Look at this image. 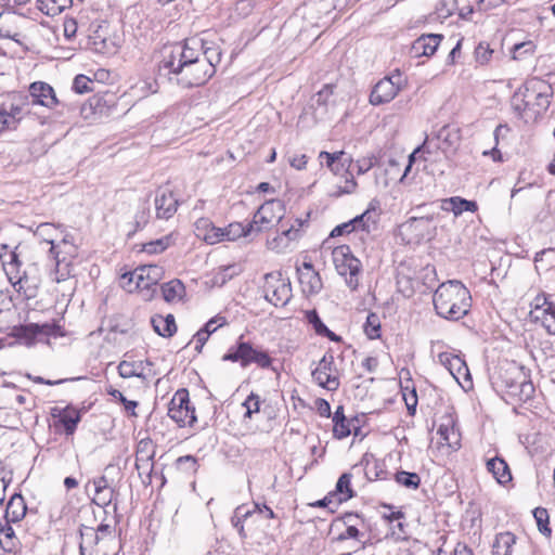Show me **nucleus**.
Segmentation results:
<instances>
[{
  "label": "nucleus",
  "instance_id": "1",
  "mask_svg": "<svg viewBox=\"0 0 555 555\" xmlns=\"http://www.w3.org/2000/svg\"><path fill=\"white\" fill-rule=\"evenodd\" d=\"M199 39L194 37L183 44L165 47L158 64L159 75L184 89L206 83L215 75V67L199 59Z\"/></svg>",
  "mask_w": 555,
  "mask_h": 555
},
{
  "label": "nucleus",
  "instance_id": "2",
  "mask_svg": "<svg viewBox=\"0 0 555 555\" xmlns=\"http://www.w3.org/2000/svg\"><path fill=\"white\" fill-rule=\"evenodd\" d=\"M551 98V85L542 79L532 78L514 93L512 106L525 122H535L548 109Z\"/></svg>",
  "mask_w": 555,
  "mask_h": 555
},
{
  "label": "nucleus",
  "instance_id": "3",
  "mask_svg": "<svg viewBox=\"0 0 555 555\" xmlns=\"http://www.w3.org/2000/svg\"><path fill=\"white\" fill-rule=\"evenodd\" d=\"M433 302L438 315L457 321L468 313L472 296L462 282L450 280L438 286L434 293Z\"/></svg>",
  "mask_w": 555,
  "mask_h": 555
},
{
  "label": "nucleus",
  "instance_id": "4",
  "mask_svg": "<svg viewBox=\"0 0 555 555\" xmlns=\"http://www.w3.org/2000/svg\"><path fill=\"white\" fill-rule=\"evenodd\" d=\"M4 253L0 254L1 263L8 280L14 289L23 294L26 299L37 296V289L40 283L39 276L36 274L38 269L34 263L25 270H21L22 261L20 259L21 253L18 246L13 250H8L7 245H2Z\"/></svg>",
  "mask_w": 555,
  "mask_h": 555
},
{
  "label": "nucleus",
  "instance_id": "5",
  "mask_svg": "<svg viewBox=\"0 0 555 555\" xmlns=\"http://www.w3.org/2000/svg\"><path fill=\"white\" fill-rule=\"evenodd\" d=\"M415 210L418 215L410 217L403 224L404 229L414 233L418 240L434 238L437 234L435 222L442 217L439 204L435 202L421 204L415 207Z\"/></svg>",
  "mask_w": 555,
  "mask_h": 555
},
{
  "label": "nucleus",
  "instance_id": "6",
  "mask_svg": "<svg viewBox=\"0 0 555 555\" xmlns=\"http://www.w3.org/2000/svg\"><path fill=\"white\" fill-rule=\"evenodd\" d=\"M223 361L238 362L242 367H247L250 364H256L261 369H268L272 364V358L269 353L261 349L254 347L249 341L240 336L235 346L229 348L228 352L222 357Z\"/></svg>",
  "mask_w": 555,
  "mask_h": 555
},
{
  "label": "nucleus",
  "instance_id": "7",
  "mask_svg": "<svg viewBox=\"0 0 555 555\" xmlns=\"http://www.w3.org/2000/svg\"><path fill=\"white\" fill-rule=\"evenodd\" d=\"M319 158L321 159V163L325 162L326 166L335 176L345 178V185L338 186L339 190L335 193L336 195L350 194L354 192L357 182L351 170L352 158L350 155L344 151L335 153L323 151L320 153Z\"/></svg>",
  "mask_w": 555,
  "mask_h": 555
},
{
  "label": "nucleus",
  "instance_id": "8",
  "mask_svg": "<svg viewBox=\"0 0 555 555\" xmlns=\"http://www.w3.org/2000/svg\"><path fill=\"white\" fill-rule=\"evenodd\" d=\"M333 263L337 273L345 278L347 286L356 291L362 271L361 261L354 257L348 245H339L332 251Z\"/></svg>",
  "mask_w": 555,
  "mask_h": 555
},
{
  "label": "nucleus",
  "instance_id": "9",
  "mask_svg": "<svg viewBox=\"0 0 555 555\" xmlns=\"http://www.w3.org/2000/svg\"><path fill=\"white\" fill-rule=\"evenodd\" d=\"M262 292L266 300L275 307L286 306L292 298V285L288 279H284L280 271L264 275Z\"/></svg>",
  "mask_w": 555,
  "mask_h": 555
},
{
  "label": "nucleus",
  "instance_id": "10",
  "mask_svg": "<svg viewBox=\"0 0 555 555\" xmlns=\"http://www.w3.org/2000/svg\"><path fill=\"white\" fill-rule=\"evenodd\" d=\"M284 212L285 207L280 199H270L263 203L256 210L250 221L254 224V233L258 234L280 223Z\"/></svg>",
  "mask_w": 555,
  "mask_h": 555
},
{
  "label": "nucleus",
  "instance_id": "11",
  "mask_svg": "<svg viewBox=\"0 0 555 555\" xmlns=\"http://www.w3.org/2000/svg\"><path fill=\"white\" fill-rule=\"evenodd\" d=\"M405 78L397 69L391 75L380 79L370 94L372 105H380L390 102L398 92L405 86Z\"/></svg>",
  "mask_w": 555,
  "mask_h": 555
},
{
  "label": "nucleus",
  "instance_id": "12",
  "mask_svg": "<svg viewBox=\"0 0 555 555\" xmlns=\"http://www.w3.org/2000/svg\"><path fill=\"white\" fill-rule=\"evenodd\" d=\"M168 416L180 427L194 425L196 422L195 409L191 405L186 389L182 388L176 391L169 402Z\"/></svg>",
  "mask_w": 555,
  "mask_h": 555
},
{
  "label": "nucleus",
  "instance_id": "13",
  "mask_svg": "<svg viewBox=\"0 0 555 555\" xmlns=\"http://www.w3.org/2000/svg\"><path fill=\"white\" fill-rule=\"evenodd\" d=\"M49 253L55 260L56 266L55 276L52 278V280L60 283L69 274L67 268L69 267L72 259L76 257V246L69 236H64L55 245L50 246Z\"/></svg>",
  "mask_w": 555,
  "mask_h": 555
},
{
  "label": "nucleus",
  "instance_id": "14",
  "mask_svg": "<svg viewBox=\"0 0 555 555\" xmlns=\"http://www.w3.org/2000/svg\"><path fill=\"white\" fill-rule=\"evenodd\" d=\"M155 456V446L151 439L139 441L135 453V468L139 477L144 485L152 482V473L154 468L153 459Z\"/></svg>",
  "mask_w": 555,
  "mask_h": 555
},
{
  "label": "nucleus",
  "instance_id": "15",
  "mask_svg": "<svg viewBox=\"0 0 555 555\" xmlns=\"http://www.w3.org/2000/svg\"><path fill=\"white\" fill-rule=\"evenodd\" d=\"M336 366L334 356L326 352L318 366L312 371L313 380L321 387L335 391L339 387V378L335 375Z\"/></svg>",
  "mask_w": 555,
  "mask_h": 555
},
{
  "label": "nucleus",
  "instance_id": "16",
  "mask_svg": "<svg viewBox=\"0 0 555 555\" xmlns=\"http://www.w3.org/2000/svg\"><path fill=\"white\" fill-rule=\"evenodd\" d=\"M60 331L61 326L55 323H28L14 327L15 336L25 339L28 345L33 344L37 337H57L61 335Z\"/></svg>",
  "mask_w": 555,
  "mask_h": 555
},
{
  "label": "nucleus",
  "instance_id": "17",
  "mask_svg": "<svg viewBox=\"0 0 555 555\" xmlns=\"http://www.w3.org/2000/svg\"><path fill=\"white\" fill-rule=\"evenodd\" d=\"M525 367L515 362L500 366L493 377L492 385L498 392L504 393L521 379Z\"/></svg>",
  "mask_w": 555,
  "mask_h": 555
},
{
  "label": "nucleus",
  "instance_id": "18",
  "mask_svg": "<svg viewBox=\"0 0 555 555\" xmlns=\"http://www.w3.org/2000/svg\"><path fill=\"white\" fill-rule=\"evenodd\" d=\"M307 221L296 219L295 222L286 230L271 240L267 241V247L275 253H283L288 248L289 243L298 240L302 235V227Z\"/></svg>",
  "mask_w": 555,
  "mask_h": 555
},
{
  "label": "nucleus",
  "instance_id": "19",
  "mask_svg": "<svg viewBox=\"0 0 555 555\" xmlns=\"http://www.w3.org/2000/svg\"><path fill=\"white\" fill-rule=\"evenodd\" d=\"M154 205L156 217L167 220L177 212L179 202L172 191L160 188L156 191Z\"/></svg>",
  "mask_w": 555,
  "mask_h": 555
},
{
  "label": "nucleus",
  "instance_id": "20",
  "mask_svg": "<svg viewBox=\"0 0 555 555\" xmlns=\"http://www.w3.org/2000/svg\"><path fill=\"white\" fill-rule=\"evenodd\" d=\"M297 272L304 293L315 295L321 292L323 283L319 272L314 270L311 262H304L302 266L297 269Z\"/></svg>",
  "mask_w": 555,
  "mask_h": 555
},
{
  "label": "nucleus",
  "instance_id": "21",
  "mask_svg": "<svg viewBox=\"0 0 555 555\" xmlns=\"http://www.w3.org/2000/svg\"><path fill=\"white\" fill-rule=\"evenodd\" d=\"M29 95L31 103L53 108L59 104L53 88L43 81H36L29 86Z\"/></svg>",
  "mask_w": 555,
  "mask_h": 555
},
{
  "label": "nucleus",
  "instance_id": "22",
  "mask_svg": "<svg viewBox=\"0 0 555 555\" xmlns=\"http://www.w3.org/2000/svg\"><path fill=\"white\" fill-rule=\"evenodd\" d=\"M442 39L443 36L439 34H423L413 41L410 52L414 57L431 56Z\"/></svg>",
  "mask_w": 555,
  "mask_h": 555
},
{
  "label": "nucleus",
  "instance_id": "23",
  "mask_svg": "<svg viewBox=\"0 0 555 555\" xmlns=\"http://www.w3.org/2000/svg\"><path fill=\"white\" fill-rule=\"evenodd\" d=\"M534 391L533 383L530 380L529 374L525 371L521 375V379H518L517 384H514V386L503 395L506 397V400L511 399L515 402H527L532 399Z\"/></svg>",
  "mask_w": 555,
  "mask_h": 555
},
{
  "label": "nucleus",
  "instance_id": "24",
  "mask_svg": "<svg viewBox=\"0 0 555 555\" xmlns=\"http://www.w3.org/2000/svg\"><path fill=\"white\" fill-rule=\"evenodd\" d=\"M359 466L363 467L364 475L369 481L384 480L387 479V470L384 468V464L375 459L372 453H364L360 463L353 466L357 469Z\"/></svg>",
  "mask_w": 555,
  "mask_h": 555
},
{
  "label": "nucleus",
  "instance_id": "25",
  "mask_svg": "<svg viewBox=\"0 0 555 555\" xmlns=\"http://www.w3.org/2000/svg\"><path fill=\"white\" fill-rule=\"evenodd\" d=\"M438 361L457 382L462 376H469L468 367L465 361L459 356L452 354L450 352H440L438 354Z\"/></svg>",
  "mask_w": 555,
  "mask_h": 555
},
{
  "label": "nucleus",
  "instance_id": "26",
  "mask_svg": "<svg viewBox=\"0 0 555 555\" xmlns=\"http://www.w3.org/2000/svg\"><path fill=\"white\" fill-rule=\"evenodd\" d=\"M195 235L207 244H217L222 242L221 228L216 227L208 218H199L195 224Z\"/></svg>",
  "mask_w": 555,
  "mask_h": 555
},
{
  "label": "nucleus",
  "instance_id": "27",
  "mask_svg": "<svg viewBox=\"0 0 555 555\" xmlns=\"http://www.w3.org/2000/svg\"><path fill=\"white\" fill-rule=\"evenodd\" d=\"M440 210L452 211L455 217L462 215L464 211L475 212L478 210V205L475 201H467L460 196L444 198L439 204Z\"/></svg>",
  "mask_w": 555,
  "mask_h": 555
},
{
  "label": "nucleus",
  "instance_id": "28",
  "mask_svg": "<svg viewBox=\"0 0 555 555\" xmlns=\"http://www.w3.org/2000/svg\"><path fill=\"white\" fill-rule=\"evenodd\" d=\"M487 470L492 474L494 479L502 486L512 481V473L507 463L499 456L489 459L486 463Z\"/></svg>",
  "mask_w": 555,
  "mask_h": 555
},
{
  "label": "nucleus",
  "instance_id": "29",
  "mask_svg": "<svg viewBox=\"0 0 555 555\" xmlns=\"http://www.w3.org/2000/svg\"><path fill=\"white\" fill-rule=\"evenodd\" d=\"M201 43L198 46V56L201 60H205L215 69L221 61L222 51L218 43L209 41L206 38H198Z\"/></svg>",
  "mask_w": 555,
  "mask_h": 555
},
{
  "label": "nucleus",
  "instance_id": "30",
  "mask_svg": "<svg viewBox=\"0 0 555 555\" xmlns=\"http://www.w3.org/2000/svg\"><path fill=\"white\" fill-rule=\"evenodd\" d=\"M366 219H369V211H365L362 215L354 217L352 220H350L348 222L336 225L332 230L330 236L336 237V236H340L345 233L349 234L358 229L369 232L370 225L366 224V221H365Z\"/></svg>",
  "mask_w": 555,
  "mask_h": 555
},
{
  "label": "nucleus",
  "instance_id": "31",
  "mask_svg": "<svg viewBox=\"0 0 555 555\" xmlns=\"http://www.w3.org/2000/svg\"><path fill=\"white\" fill-rule=\"evenodd\" d=\"M95 493L93 496V502L102 507L108 506L115 495V490L108 487V482L106 477H99L93 481Z\"/></svg>",
  "mask_w": 555,
  "mask_h": 555
},
{
  "label": "nucleus",
  "instance_id": "32",
  "mask_svg": "<svg viewBox=\"0 0 555 555\" xmlns=\"http://www.w3.org/2000/svg\"><path fill=\"white\" fill-rule=\"evenodd\" d=\"M26 503L21 494H13L5 508V519L8 522H17L26 514Z\"/></svg>",
  "mask_w": 555,
  "mask_h": 555
},
{
  "label": "nucleus",
  "instance_id": "33",
  "mask_svg": "<svg viewBox=\"0 0 555 555\" xmlns=\"http://www.w3.org/2000/svg\"><path fill=\"white\" fill-rule=\"evenodd\" d=\"M438 144L435 145L436 149L442 150L446 152L449 149L454 147L460 141L459 130L449 125L443 126L436 135Z\"/></svg>",
  "mask_w": 555,
  "mask_h": 555
},
{
  "label": "nucleus",
  "instance_id": "34",
  "mask_svg": "<svg viewBox=\"0 0 555 555\" xmlns=\"http://www.w3.org/2000/svg\"><path fill=\"white\" fill-rule=\"evenodd\" d=\"M154 331L162 337H171L177 332L175 317L172 314L154 315L151 318Z\"/></svg>",
  "mask_w": 555,
  "mask_h": 555
},
{
  "label": "nucleus",
  "instance_id": "35",
  "mask_svg": "<svg viewBox=\"0 0 555 555\" xmlns=\"http://www.w3.org/2000/svg\"><path fill=\"white\" fill-rule=\"evenodd\" d=\"M222 241H235L240 237H246L254 234V224L248 222L243 224L241 222L230 223L227 228H221Z\"/></svg>",
  "mask_w": 555,
  "mask_h": 555
},
{
  "label": "nucleus",
  "instance_id": "36",
  "mask_svg": "<svg viewBox=\"0 0 555 555\" xmlns=\"http://www.w3.org/2000/svg\"><path fill=\"white\" fill-rule=\"evenodd\" d=\"M516 537L512 532H501L496 535L492 545V555H512Z\"/></svg>",
  "mask_w": 555,
  "mask_h": 555
},
{
  "label": "nucleus",
  "instance_id": "37",
  "mask_svg": "<svg viewBox=\"0 0 555 555\" xmlns=\"http://www.w3.org/2000/svg\"><path fill=\"white\" fill-rule=\"evenodd\" d=\"M81 539H88L91 546L99 544V542L106 535L112 534V527L107 524H101L96 530L92 527L82 526L79 530Z\"/></svg>",
  "mask_w": 555,
  "mask_h": 555
},
{
  "label": "nucleus",
  "instance_id": "38",
  "mask_svg": "<svg viewBox=\"0 0 555 555\" xmlns=\"http://www.w3.org/2000/svg\"><path fill=\"white\" fill-rule=\"evenodd\" d=\"M351 477L350 473H344L337 480L335 491L332 494L337 498L339 503L346 502L354 495L351 488Z\"/></svg>",
  "mask_w": 555,
  "mask_h": 555
},
{
  "label": "nucleus",
  "instance_id": "39",
  "mask_svg": "<svg viewBox=\"0 0 555 555\" xmlns=\"http://www.w3.org/2000/svg\"><path fill=\"white\" fill-rule=\"evenodd\" d=\"M533 322L541 323L550 335H555V304L547 306L546 310L533 312Z\"/></svg>",
  "mask_w": 555,
  "mask_h": 555
},
{
  "label": "nucleus",
  "instance_id": "40",
  "mask_svg": "<svg viewBox=\"0 0 555 555\" xmlns=\"http://www.w3.org/2000/svg\"><path fill=\"white\" fill-rule=\"evenodd\" d=\"M163 297L167 302L181 299L184 296L185 287L180 280H171L162 286Z\"/></svg>",
  "mask_w": 555,
  "mask_h": 555
},
{
  "label": "nucleus",
  "instance_id": "41",
  "mask_svg": "<svg viewBox=\"0 0 555 555\" xmlns=\"http://www.w3.org/2000/svg\"><path fill=\"white\" fill-rule=\"evenodd\" d=\"M59 422L63 425L67 435H73L80 422V413L76 409L67 406L60 414Z\"/></svg>",
  "mask_w": 555,
  "mask_h": 555
},
{
  "label": "nucleus",
  "instance_id": "42",
  "mask_svg": "<svg viewBox=\"0 0 555 555\" xmlns=\"http://www.w3.org/2000/svg\"><path fill=\"white\" fill-rule=\"evenodd\" d=\"M72 0H38V8L49 16H55L72 5Z\"/></svg>",
  "mask_w": 555,
  "mask_h": 555
},
{
  "label": "nucleus",
  "instance_id": "43",
  "mask_svg": "<svg viewBox=\"0 0 555 555\" xmlns=\"http://www.w3.org/2000/svg\"><path fill=\"white\" fill-rule=\"evenodd\" d=\"M145 275L144 266L137 268L131 272L124 273V279L134 280L133 285H127L126 291L132 293L138 289H150V284L147 283V278Z\"/></svg>",
  "mask_w": 555,
  "mask_h": 555
},
{
  "label": "nucleus",
  "instance_id": "44",
  "mask_svg": "<svg viewBox=\"0 0 555 555\" xmlns=\"http://www.w3.org/2000/svg\"><path fill=\"white\" fill-rule=\"evenodd\" d=\"M35 236H37L42 242L49 244L50 246L56 244V237L59 236L57 228L52 223H40L36 231Z\"/></svg>",
  "mask_w": 555,
  "mask_h": 555
},
{
  "label": "nucleus",
  "instance_id": "45",
  "mask_svg": "<svg viewBox=\"0 0 555 555\" xmlns=\"http://www.w3.org/2000/svg\"><path fill=\"white\" fill-rule=\"evenodd\" d=\"M117 369L122 378L143 377L142 362L121 361Z\"/></svg>",
  "mask_w": 555,
  "mask_h": 555
},
{
  "label": "nucleus",
  "instance_id": "46",
  "mask_svg": "<svg viewBox=\"0 0 555 555\" xmlns=\"http://www.w3.org/2000/svg\"><path fill=\"white\" fill-rule=\"evenodd\" d=\"M363 331L370 339L380 337V319L377 313L371 312L367 314Z\"/></svg>",
  "mask_w": 555,
  "mask_h": 555
},
{
  "label": "nucleus",
  "instance_id": "47",
  "mask_svg": "<svg viewBox=\"0 0 555 555\" xmlns=\"http://www.w3.org/2000/svg\"><path fill=\"white\" fill-rule=\"evenodd\" d=\"M533 517L535 519L539 531L545 537H551L552 529L550 527V515L547 509L543 507L534 508Z\"/></svg>",
  "mask_w": 555,
  "mask_h": 555
},
{
  "label": "nucleus",
  "instance_id": "48",
  "mask_svg": "<svg viewBox=\"0 0 555 555\" xmlns=\"http://www.w3.org/2000/svg\"><path fill=\"white\" fill-rule=\"evenodd\" d=\"M395 480L399 485L413 490L417 489L421 483V477L418 476V474L405 470L397 472L395 474Z\"/></svg>",
  "mask_w": 555,
  "mask_h": 555
},
{
  "label": "nucleus",
  "instance_id": "49",
  "mask_svg": "<svg viewBox=\"0 0 555 555\" xmlns=\"http://www.w3.org/2000/svg\"><path fill=\"white\" fill-rule=\"evenodd\" d=\"M238 274V269L235 264L221 267L214 276V282L219 285L225 284L233 276Z\"/></svg>",
  "mask_w": 555,
  "mask_h": 555
},
{
  "label": "nucleus",
  "instance_id": "50",
  "mask_svg": "<svg viewBox=\"0 0 555 555\" xmlns=\"http://www.w3.org/2000/svg\"><path fill=\"white\" fill-rule=\"evenodd\" d=\"M433 142L434 140H429L428 138L424 141V143L418 146L416 150H414V152L409 156V164L404 170V173H403V177H406L408 172L410 171L411 167H412V164L413 162L415 160V155L417 153H422V155H425V154H430L433 152Z\"/></svg>",
  "mask_w": 555,
  "mask_h": 555
},
{
  "label": "nucleus",
  "instance_id": "51",
  "mask_svg": "<svg viewBox=\"0 0 555 555\" xmlns=\"http://www.w3.org/2000/svg\"><path fill=\"white\" fill-rule=\"evenodd\" d=\"M306 320L312 325L318 335L321 336L323 332L327 331V326L322 322L317 310L306 311Z\"/></svg>",
  "mask_w": 555,
  "mask_h": 555
},
{
  "label": "nucleus",
  "instance_id": "52",
  "mask_svg": "<svg viewBox=\"0 0 555 555\" xmlns=\"http://www.w3.org/2000/svg\"><path fill=\"white\" fill-rule=\"evenodd\" d=\"M92 83L93 81L89 77L85 75H77L73 81V90L76 93L83 94L92 90Z\"/></svg>",
  "mask_w": 555,
  "mask_h": 555
},
{
  "label": "nucleus",
  "instance_id": "53",
  "mask_svg": "<svg viewBox=\"0 0 555 555\" xmlns=\"http://www.w3.org/2000/svg\"><path fill=\"white\" fill-rule=\"evenodd\" d=\"M108 393L124 404L125 410L130 413L132 416H135V408L138 406V402L133 400H128L119 390L111 389Z\"/></svg>",
  "mask_w": 555,
  "mask_h": 555
},
{
  "label": "nucleus",
  "instance_id": "54",
  "mask_svg": "<svg viewBox=\"0 0 555 555\" xmlns=\"http://www.w3.org/2000/svg\"><path fill=\"white\" fill-rule=\"evenodd\" d=\"M554 302L550 301L544 294L537 295L530 304L531 310L529 312L531 321L533 320V312L546 310L547 306H552Z\"/></svg>",
  "mask_w": 555,
  "mask_h": 555
},
{
  "label": "nucleus",
  "instance_id": "55",
  "mask_svg": "<svg viewBox=\"0 0 555 555\" xmlns=\"http://www.w3.org/2000/svg\"><path fill=\"white\" fill-rule=\"evenodd\" d=\"M177 466L185 473H195L197 469V460L193 455L180 456L177 460Z\"/></svg>",
  "mask_w": 555,
  "mask_h": 555
},
{
  "label": "nucleus",
  "instance_id": "56",
  "mask_svg": "<svg viewBox=\"0 0 555 555\" xmlns=\"http://www.w3.org/2000/svg\"><path fill=\"white\" fill-rule=\"evenodd\" d=\"M493 50L490 49L486 42H480L475 49L476 61L480 64H486L490 61Z\"/></svg>",
  "mask_w": 555,
  "mask_h": 555
},
{
  "label": "nucleus",
  "instance_id": "57",
  "mask_svg": "<svg viewBox=\"0 0 555 555\" xmlns=\"http://www.w3.org/2000/svg\"><path fill=\"white\" fill-rule=\"evenodd\" d=\"M243 405L246 408L245 417H251L254 413L259 412L260 410V399L259 396L255 393H250Z\"/></svg>",
  "mask_w": 555,
  "mask_h": 555
},
{
  "label": "nucleus",
  "instance_id": "58",
  "mask_svg": "<svg viewBox=\"0 0 555 555\" xmlns=\"http://www.w3.org/2000/svg\"><path fill=\"white\" fill-rule=\"evenodd\" d=\"M534 52V44L531 41L517 43L513 48V59L519 60L524 54H532Z\"/></svg>",
  "mask_w": 555,
  "mask_h": 555
},
{
  "label": "nucleus",
  "instance_id": "59",
  "mask_svg": "<svg viewBox=\"0 0 555 555\" xmlns=\"http://www.w3.org/2000/svg\"><path fill=\"white\" fill-rule=\"evenodd\" d=\"M374 164L375 162L371 157L358 159L356 163L352 162V173L356 171L358 175H363L367 172Z\"/></svg>",
  "mask_w": 555,
  "mask_h": 555
},
{
  "label": "nucleus",
  "instance_id": "60",
  "mask_svg": "<svg viewBox=\"0 0 555 555\" xmlns=\"http://www.w3.org/2000/svg\"><path fill=\"white\" fill-rule=\"evenodd\" d=\"M145 268V278H147V283L150 284V288L157 285L158 280L162 275V269L158 266H144Z\"/></svg>",
  "mask_w": 555,
  "mask_h": 555
},
{
  "label": "nucleus",
  "instance_id": "61",
  "mask_svg": "<svg viewBox=\"0 0 555 555\" xmlns=\"http://www.w3.org/2000/svg\"><path fill=\"white\" fill-rule=\"evenodd\" d=\"M14 537V530L10 525H5L0 529V545L7 550L12 546V539Z\"/></svg>",
  "mask_w": 555,
  "mask_h": 555
},
{
  "label": "nucleus",
  "instance_id": "62",
  "mask_svg": "<svg viewBox=\"0 0 555 555\" xmlns=\"http://www.w3.org/2000/svg\"><path fill=\"white\" fill-rule=\"evenodd\" d=\"M350 426L347 420L340 422H335L333 427L334 437L337 439H344L350 435Z\"/></svg>",
  "mask_w": 555,
  "mask_h": 555
},
{
  "label": "nucleus",
  "instance_id": "63",
  "mask_svg": "<svg viewBox=\"0 0 555 555\" xmlns=\"http://www.w3.org/2000/svg\"><path fill=\"white\" fill-rule=\"evenodd\" d=\"M373 555H398V548L393 542H380L376 545Z\"/></svg>",
  "mask_w": 555,
  "mask_h": 555
},
{
  "label": "nucleus",
  "instance_id": "64",
  "mask_svg": "<svg viewBox=\"0 0 555 555\" xmlns=\"http://www.w3.org/2000/svg\"><path fill=\"white\" fill-rule=\"evenodd\" d=\"M225 324V318L221 315H216L211 318L203 327L205 332H207L209 335L215 333L218 327Z\"/></svg>",
  "mask_w": 555,
  "mask_h": 555
}]
</instances>
